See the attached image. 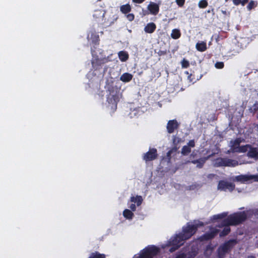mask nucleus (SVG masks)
<instances>
[{"instance_id":"6e6552de","label":"nucleus","mask_w":258,"mask_h":258,"mask_svg":"<svg viewBox=\"0 0 258 258\" xmlns=\"http://www.w3.org/2000/svg\"><path fill=\"white\" fill-rule=\"evenodd\" d=\"M219 230L216 228H212L210 232H206L202 235L199 238V239L202 241H207L214 238L219 233Z\"/></svg>"},{"instance_id":"5701e85b","label":"nucleus","mask_w":258,"mask_h":258,"mask_svg":"<svg viewBox=\"0 0 258 258\" xmlns=\"http://www.w3.org/2000/svg\"><path fill=\"white\" fill-rule=\"evenodd\" d=\"M131 201L132 202L136 203L138 206H139L141 205L143 199L142 197L140 196H137L136 197H132L131 198Z\"/></svg>"},{"instance_id":"37998d69","label":"nucleus","mask_w":258,"mask_h":258,"mask_svg":"<svg viewBox=\"0 0 258 258\" xmlns=\"http://www.w3.org/2000/svg\"><path fill=\"white\" fill-rule=\"evenodd\" d=\"M253 214L258 218V209L254 210Z\"/></svg>"},{"instance_id":"c85d7f7f","label":"nucleus","mask_w":258,"mask_h":258,"mask_svg":"<svg viewBox=\"0 0 258 258\" xmlns=\"http://www.w3.org/2000/svg\"><path fill=\"white\" fill-rule=\"evenodd\" d=\"M227 213L224 212L221 214L215 215L213 216L214 220L222 219L227 216Z\"/></svg>"},{"instance_id":"a19ab883","label":"nucleus","mask_w":258,"mask_h":258,"mask_svg":"<svg viewBox=\"0 0 258 258\" xmlns=\"http://www.w3.org/2000/svg\"><path fill=\"white\" fill-rule=\"evenodd\" d=\"M145 0H132L133 2L136 4H142Z\"/></svg>"},{"instance_id":"1a4fd4ad","label":"nucleus","mask_w":258,"mask_h":258,"mask_svg":"<svg viewBox=\"0 0 258 258\" xmlns=\"http://www.w3.org/2000/svg\"><path fill=\"white\" fill-rule=\"evenodd\" d=\"M235 188L234 184L224 180H220L218 185V189L226 191L228 190L229 191H232Z\"/></svg>"},{"instance_id":"c9c22d12","label":"nucleus","mask_w":258,"mask_h":258,"mask_svg":"<svg viewBox=\"0 0 258 258\" xmlns=\"http://www.w3.org/2000/svg\"><path fill=\"white\" fill-rule=\"evenodd\" d=\"M187 146L189 148H193L195 146V142L194 140H190L187 143Z\"/></svg>"},{"instance_id":"20e7f679","label":"nucleus","mask_w":258,"mask_h":258,"mask_svg":"<svg viewBox=\"0 0 258 258\" xmlns=\"http://www.w3.org/2000/svg\"><path fill=\"white\" fill-rule=\"evenodd\" d=\"M238 165L237 161L227 158L219 157L215 159L214 166L218 167H235Z\"/></svg>"},{"instance_id":"4468645a","label":"nucleus","mask_w":258,"mask_h":258,"mask_svg":"<svg viewBox=\"0 0 258 258\" xmlns=\"http://www.w3.org/2000/svg\"><path fill=\"white\" fill-rule=\"evenodd\" d=\"M156 29V25L155 23L151 22L148 23L144 28V31L147 33H153Z\"/></svg>"},{"instance_id":"2eb2a0df","label":"nucleus","mask_w":258,"mask_h":258,"mask_svg":"<svg viewBox=\"0 0 258 258\" xmlns=\"http://www.w3.org/2000/svg\"><path fill=\"white\" fill-rule=\"evenodd\" d=\"M206 162V159L205 158H200L199 159L197 160H192L190 161H187L186 163H192L194 164H197V167L201 168L203 167L205 163Z\"/></svg>"},{"instance_id":"0eeeda50","label":"nucleus","mask_w":258,"mask_h":258,"mask_svg":"<svg viewBox=\"0 0 258 258\" xmlns=\"http://www.w3.org/2000/svg\"><path fill=\"white\" fill-rule=\"evenodd\" d=\"M158 156L157 150L155 148H150L149 151L143 155V159L146 162L153 161L157 158Z\"/></svg>"},{"instance_id":"f257e3e1","label":"nucleus","mask_w":258,"mask_h":258,"mask_svg":"<svg viewBox=\"0 0 258 258\" xmlns=\"http://www.w3.org/2000/svg\"><path fill=\"white\" fill-rule=\"evenodd\" d=\"M197 225L187 223L185 227H183L181 232L176 234L175 236L171 238L168 241L169 245L171 246L169 251L173 252L178 249L186 240L189 239L198 230Z\"/></svg>"},{"instance_id":"f704fd0d","label":"nucleus","mask_w":258,"mask_h":258,"mask_svg":"<svg viewBox=\"0 0 258 258\" xmlns=\"http://www.w3.org/2000/svg\"><path fill=\"white\" fill-rule=\"evenodd\" d=\"M126 18L128 21H132L135 19V16L133 14H132V13L128 14V13L126 15Z\"/></svg>"},{"instance_id":"79ce46f5","label":"nucleus","mask_w":258,"mask_h":258,"mask_svg":"<svg viewBox=\"0 0 258 258\" xmlns=\"http://www.w3.org/2000/svg\"><path fill=\"white\" fill-rule=\"evenodd\" d=\"M248 1L249 0H241V5L242 6H244L246 4H247L248 2Z\"/></svg>"},{"instance_id":"58836bf2","label":"nucleus","mask_w":258,"mask_h":258,"mask_svg":"<svg viewBox=\"0 0 258 258\" xmlns=\"http://www.w3.org/2000/svg\"><path fill=\"white\" fill-rule=\"evenodd\" d=\"M233 3L235 6L239 5L241 3V0H232Z\"/></svg>"},{"instance_id":"393cba45","label":"nucleus","mask_w":258,"mask_h":258,"mask_svg":"<svg viewBox=\"0 0 258 258\" xmlns=\"http://www.w3.org/2000/svg\"><path fill=\"white\" fill-rule=\"evenodd\" d=\"M191 152V149L187 146H184L181 149V154L183 155H187Z\"/></svg>"},{"instance_id":"72a5a7b5","label":"nucleus","mask_w":258,"mask_h":258,"mask_svg":"<svg viewBox=\"0 0 258 258\" xmlns=\"http://www.w3.org/2000/svg\"><path fill=\"white\" fill-rule=\"evenodd\" d=\"M185 0H175V2L179 7H182L185 3Z\"/></svg>"},{"instance_id":"473e14b6","label":"nucleus","mask_w":258,"mask_h":258,"mask_svg":"<svg viewBox=\"0 0 258 258\" xmlns=\"http://www.w3.org/2000/svg\"><path fill=\"white\" fill-rule=\"evenodd\" d=\"M215 67L218 69H223L224 67V63L222 61L216 62L215 64Z\"/></svg>"},{"instance_id":"6ab92c4d","label":"nucleus","mask_w":258,"mask_h":258,"mask_svg":"<svg viewBox=\"0 0 258 258\" xmlns=\"http://www.w3.org/2000/svg\"><path fill=\"white\" fill-rule=\"evenodd\" d=\"M196 49L201 52L205 51L207 47L206 43L205 42H198L196 45Z\"/></svg>"},{"instance_id":"c756f323","label":"nucleus","mask_w":258,"mask_h":258,"mask_svg":"<svg viewBox=\"0 0 258 258\" xmlns=\"http://www.w3.org/2000/svg\"><path fill=\"white\" fill-rule=\"evenodd\" d=\"M208 5L207 0H201L198 4L199 7L201 9L206 8Z\"/></svg>"},{"instance_id":"8fccbe9b","label":"nucleus","mask_w":258,"mask_h":258,"mask_svg":"<svg viewBox=\"0 0 258 258\" xmlns=\"http://www.w3.org/2000/svg\"><path fill=\"white\" fill-rule=\"evenodd\" d=\"M194 157H195V155H194V154H193V153H192L191 154H190V158H192V157H193V158H194Z\"/></svg>"},{"instance_id":"f03ea898","label":"nucleus","mask_w":258,"mask_h":258,"mask_svg":"<svg viewBox=\"0 0 258 258\" xmlns=\"http://www.w3.org/2000/svg\"><path fill=\"white\" fill-rule=\"evenodd\" d=\"M247 214L245 211L234 213L224 219V225H238L247 219Z\"/></svg>"},{"instance_id":"603ef678","label":"nucleus","mask_w":258,"mask_h":258,"mask_svg":"<svg viewBox=\"0 0 258 258\" xmlns=\"http://www.w3.org/2000/svg\"><path fill=\"white\" fill-rule=\"evenodd\" d=\"M98 1H101V0H97Z\"/></svg>"},{"instance_id":"9b49d317","label":"nucleus","mask_w":258,"mask_h":258,"mask_svg":"<svg viewBox=\"0 0 258 258\" xmlns=\"http://www.w3.org/2000/svg\"><path fill=\"white\" fill-rule=\"evenodd\" d=\"M159 4H157L154 2H150L147 6V9L149 11L150 14L153 15H156L159 12Z\"/></svg>"},{"instance_id":"4be33fe9","label":"nucleus","mask_w":258,"mask_h":258,"mask_svg":"<svg viewBox=\"0 0 258 258\" xmlns=\"http://www.w3.org/2000/svg\"><path fill=\"white\" fill-rule=\"evenodd\" d=\"M106 255L98 251L92 252L88 258H105Z\"/></svg>"},{"instance_id":"7c9ffc66","label":"nucleus","mask_w":258,"mask_h":258,"mask_svg":"<svg viewBox=\"0 0 258 258\" xmlns=\"http://www.w3.org/2000/svg\"><path fill=\"white\" fill-rule=\"evenodd\" d=\"M181 63L182 68L186 69L189 67V61L185 59V58H183L182 60Z\"/></svg>"},{"instance_id":"49530a36","label":"nucleus","mask_w":258,"mask_h":258,"mask_svg":"<svg viewBox=\"0 0 258 258\" xmlns=\"http://www.w3.org/2000/svg\"><path fill=\"white\" fill-rule=\"evenodd\" d=\"M246 258H256L255 256L253 255H248Z\"/></svg>"},{"instance_id":"a211bd4d","label":"nucleus","mask_w":258,"mask_h":258,"mask_svg":"<svg viewBox=\"0 0 258 258\" xmlns=\"http://www.w3.org/2000/svg\"><path fill=\"white\" fill-rule=\"evenodd\" d=\"M131 10L132 8L129 4L122 5L120 7V12L124 14L129 13L131 11Z\"/></svg>"},{"instance_id":"39448f33","label":"nucleus","mask_w":258,"mask_h":258,"mask_svg":"<svg viewBox=\"0 0 258 258\" xmlns=\"http://www.w3.org/2000/svg\"><path fill=\"white\" fill-rule=\"evenodd\" d=\"M119 101V98L117 93L114 90L110 91V93L107 96V102L111 109L113 111L116 109Z\"/></svg>"},{"instance_id":"ea45409f","label":"nucleus","mask_w":258,"mask_h":258,"mask_svg":"<svg viewBox=\"0 0 258 258\" xmlns=\"http://www.w3.org/2000/svg\"><path fill=\"white\" fill-rule=\"evenodd\" d=\"M130 208L133 211H135L136 210V206L135 204H131Z\"/></svg>"},{"instance_id":"c03bdc74","label":"nucleus","mask_w":258,"mask_h":258,"mask_svg":"<svg viewBox=\"0 0 258 258\" xmlns=\"http://www.w3.org/2000/svg\"><path fill=\"white\" fill-rule=\"evenodd\" d=\"M214 9L213 8H212L211 10H208L207 11V12L208 13H213L214 14Z\"/></svg>"},{"instance_id":"e433bc0d","label":"nucleus","mask_w":258,"mask_h":258,"mask_svg":"<svg viewBox=\"0 0 258 258\" xmlns=\"http://www.w3.org/2000/svg\"><path fill=\"white\" fill-rule=\"evenodd\" d=\"M175 258H187V255L182 252L177 254Z\"/></svg>"},{"instance_id":"bb28decb","label":"nucleus","mask_w":258,"mask_h":258,"mask_svg":"<svg viewBox=\"0 0 258 258\" xmlns=\"http://www.w3.org/2000/svg\"><path fill=\"white\" fill-rule=\"evenodd\" d=\"M232 143V147L235 149L236 148H238L240 147V144L241 142V140L240 138H236L234 141L231 142Z\"/></svg>"},{"instance_id":"b1692460","label":"nucleus","mask_w":258,"mask_h":258,"mask_svg":"<svg viewBox=\"0 0 258 258\" xmlns=\"http://www.w3.org/2000/svg\"><path fill=\"white\" fill-rule=\"evenodd\" d=\"M123 215L127 219H132L134 216V214L131 210L125 209L123 212Z\"/></svg>"},{"instance_id":"864d4df0","label":"nucleus","mask_w":258,"mask_h":258,"mask_svg":"<svg viewBox=\"0 0 258 258\" xmlns=\"http://www.w3.org/2000/svg\"><path fill=\"white\" fill-rule=\"evenodd\" d=\"M227 1H228V0H225V2H227Z\"/></svg>"},{"instance_id":"412c9836","label":"nucleus","mask_w":258,"mask_h":258,"mask_svg":"<svg viewBox=\"0 0 258 258\" xmlns=\"http://www.w3.org/2000/svg\"><path fill=\"white\" fill-rule=\"evenodd\" d=\"M181 36V33L179 29H174L172 31L171 37L174 39H177Z\"/></svg>"},{"instance_id":"3c124183","label":"nucleus","mask_w":258,"mask_h":258,"mask_svg":"<svg viewBox=\"0 0 258 258\" xmlns=\"http://www.w3.org/2000/svg\"><path fill=\"white\" fill-rule=\"evenodd\" d=\"M222 13H223L224 14H226V11H222Z\"/></svg>"},{"instance_id":"f8f14e48","label":"nucleus","mask_w":258,"mask_h":258,"mask_svg":"<svg viewBox=\"0 0 258 258\" xmlns=\"http://www.w3.org/2000/svg\"><path fill=\"white\" fill-rule=\"evenodd\" d=\"M248 157L253 158L255 160L258 159V149L257 148L253 147L250 145L249 148V150L247 153Z\"/></svg>"},{"instance_id":"4c0bfd02","label":"nucleus","mask_w":258,"mask_h":258,"mask_svg":"<svg viewBox=\"0 0 258 258\" xmlns=\"http://www.w3.org/2000/svg\"><path fill=\"white\" fill-rule=\"evenodd\" d=\"M179 139L178 138H176L175 136H173V143L174 144H176V142L177 143H179Z\"/></svg>"},{"instance_id":"cd10ccee","label":"nucleus","mask_w":258,"mask_h":258,"mask_svg":"<svg viewBox=\"0 0 258 258\" xmlns=\"http://www.w3.org/2000/svg\"><path fill=\"white\" fill-rule=\"evenodd\" d=\"M249 147H250V145L240 146L237 151L241 153H245L248 151V149H249Z\"/></svg>"},{"instance_id":"09e8293b","label":"nucleus","mask_w":258,"mask_h":258,"mask_svg":"<svg viewBox=\"0 0 258 258\" xmlns=\"http://www.w3.org/2000/svg\"><path fill=\"white\" fill-rule=\"evenodd\" d=\"M214 176H215V174H210L208 176L209 177H214Z\"/></svg>"},{"instance_id":"de8ad7c7","label":"nucleus","mask_w":258,"mask_h":258,"mask_svg":"<svg viewBox=\"0 0 258 258\" xmlns=\"http://www.w3.org/2000/svg\"><path fill=\"white\" fill-rule=\"evenodd\" d=\"M254 106L255 107L254 108V110H256L257 109H258V104H254Z\"/></svg>"},{"instance_id":"dca6fc26","label":"nucleus","mask_w":258,"mask_h":258,"mask_svg":"<svg viewBox=\"0 0 258 258\" xmlns=\"http://www.w3.org/2000/svg\"><path fill=\"white\" fill-rule=\"evenodd\" d=\"M251 179L252 177L251 176L246 175H240L235 177V179L236 181L241 182L242 183H244L245 182Z\"/></svg>"},{"instance_id":"ddd939ff","label":"nucleus","mask_w":258,"mask_h":258,"mask_svg":"<svg viewBox=\"0 0 258 258\" xmlns=\"http://www.w3.org/2000/svg\"><path fill=\"white\" fill-rule=\"evenodd\" d=\"M230 225H224V220H223L221 224L219 225V227H224L222 231L220 233V237H224L227 235L230 232L231 229L229 227Z\"/></svg>"},{"instance_id":"a878e982","label":"nucleus","mask_w":258,"mask_h":258,"mask_svg":"<svg viewBox=\"0 0 258 258\" xmlns=\"http://www.w3.org/2000/svg\"><path fill=\"white\" fill-rule=\"evenodd\" d=\"M257 5V3L256 2H254L252 0L250 1L248 5L247 6V9L248 11H250L252 9L255 8Z\"/></svg>"},{"instance_id":"2f4dec72","label":"nucleus","mask_w":258,"mask_h":258,"mask_svg":"<svg viewBox=\"0 0 258 258\" xmlns=\"http://www.w3.org/2000/svg\"><path fill=\"white\" fill-rule=\"evenodd\" d=\"M176 151H177L176 147L172 148L171 149L169 150L168 151V152L167 153V157H168V158L169 159H170L171 157V156L172 153H175V152H176Z\"/></svg>"},{"instance_id":"7ed1b4c3","label":"nucleus","mask_w":258,"mask_h":258,"mask_svg":"<svg viewBox=\"0 0 258 258\" xmlns=\"http://www.w3.org/2000/svg\"><path fill=\"white\" fill-rule=\"evenodd\" d=\"M160 252V249L154 245L146 246L140 251L138 256L136 258H154Z\"/></svg>"},{"instance_id":"9d476101","label":"nucleus","mask_w":258,"mask_h":258,"mask_svg":"<svg viewBox=\"0 0 258 258\" xmlns=\"http://www.w3.org/2000/svg\"><path fill=\"white\" fill-rule=\"evenodd\" d=\"M179 124L176 119L170 120L167 124V130L169 134L173 133L175 130L179 127Z\"/></svg>"},{"instance_id":"423d86ee","label":"nucleus","mask_w":258,"mask_h":258,"mask_svg":"<svg viewBox=\"0 0 258 258\" xmlns=\"http://www.w3.org/2000/svg\"><path fill=\"white\" fill-rule=\"evenodd\" d=\"M235 240H229L225 242L219 248V255L220 256L222 255H225L228 253L236 244Z\"/></svg>"},{"instance_id":"a18cd8bd","label":"nucleus","mask_w":258,"mask_h":258,"mask_svg":"<svg viewBox=\"0 0 258 258\" xmlns=\"http://www.w3.org/2000/svg\"><path fill=\"white\" fill-rule=\"evenodd\" d=\"M149 14V13L147 11H143V15L145 16Z\"/></svg>"},{"instance_id":"f3484780","label":"nucleus","mask_w":258,"mask_h":258,"mask_svg":"<svg viewBox=\"0 0 258 258\" xmlns=\"http://www.w3.org/2000/svg\"><path fill=\"white\" fill-rule=\"evenodd\" d=\"M133 75L128 73H123L120 78V80L123 82H129L133 79Z\"/></svg>"},{"instance_id":"aec40b11","label":"nucleus","mask_w":258,"mask_h":258,"mask_svg":"<svg viewBox=\"0 0 258 258\" xmlns=\"http://www.w3.org/2000/svg\"><path fill=\"white\" fill-rule=\"evenodd\" d=\"M118 55L119 59L122 62L126 61L128 58V54L125 51H120Z\"/></svg>"}]
</instances>
